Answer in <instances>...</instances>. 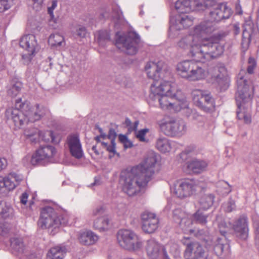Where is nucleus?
<instances>
[{
  "label": "nucleus",
  "mask_w": 259,
  "mask_h": 259,
  "mask_svg": "<svg viewBox=\"0 0 259 259\" xmlns=\"http://www.w3.org/2000/svg\"><path fill=\"white\" fill-rule=\"evenodd\" d=\"M156 162L155 153L151 152L140 164L122 171L119 177L122 191L131 197L138 195L153 179Z\"/></svg>",
  "instance_id": "nucleus-1"
},
{
  "label": "nucleus",
  "mask_w": 259,
  "mask_h": 259,
  "mask_svg": "<svg viewBox=\"0 0 259 259\" xmlns=\"http://www.w3.org/2000/svg\"><path fill=\"white\" fill-rule=\"evenodd\" d=\"M253 90V87L250 81L244 79L243 77H240L237 80V92L236 94L238 107L237 117L245 124H249L251 122V108Z\"/></svg>",
  "instance_id": "nucleus-2"
},
{
  "label": "nucleus",
  "mask_w": 259,
  "mask_h": 259,
  "mask_svg": "<svg viewBox=\"0 0 259 259\" xmlns=\"http://www.w3.org/2000/svg\"><path fill=\"white\" fill-rule=\"evenodd\" d=\"M217 30L215 24L210 21H205L196 26L191 33L179 40L178 46L183 50H189V55L197 62V54L199 53L200 42L198 37L212 33Z\"/></svg>",
  "instance_id": "nucleus-3"
},
{
  "label": "nucleus",
  "mask_w": 259,
  "mask_h": 259,
  "mask_svg": "<svg viewBox=\"0 0 259 259\" xmlns=\"http://www.w3.org/2000/svg\"><path fill=\"white\" fill-rule=\"evenodd\" d=\"M227 33L219 32L209 37L201 39L197 62L205 63L217 59L223 54L225 44H222Z\"/></svg>",
  "instance_id": "nucleus-4"
},
{
  "label": "nucleus",
  "mask_w": 259,
  "mask_h": 259,
  "mask_svg": "<svg viewBox=\"0 0 259 259\" xmlns=\"http://www.w3.org/2000/svg\"><path fill=\"white\" fill-rule=\"evenodd\" d=\"M176 90L175 83L166 81L156 82L151 86L149 99L153 101H157L163 110L171 109L175 104L172 101L176 96Z\"/></svg>",
  "instance_id": "nucleus-5"
},
{
  "label": "nucleus",
  "mask_w": 259,
  "mask_h": 259,
  "mask_svg": "<svg viewBox=\"0 0 259 259\" xmlns=\"http://www.w3.org/2000/svg\"><path fill=\"white\" fill-rule=\"evenodd\" d=\"M67 223L66 217L58 215L53 208L48 206L41 209L37 224L42 229L51 228L56 229Z\"/></svg>",
  "instance_id": "nucleus-6"
},
{
  "label": "nucleus",
  "mask_w": 259,
  "mask_h": 259,
  "mask_svg": "<svg viewBox=\"0 0 259 259\" xmlns=\"http://www.w3.org/2000/svg\"><path fill=\"white\" fill-rule=\"evenodd\" d=\"M197 6L200 10L212 7L210 10L209 16L211 21L219 22L228 19L231 14V9L224 3H217L213 0H204L203 3H198Z\"/></svg>",
  "instance_id": "nucleus-7"
},
{
  "label": "nucleus",
  "mask_w": 259,
  "mask_h": 259,
  "mask_svg": "<svg viewBox=\"0 0 259 259\" xmlns=\"http://www.w3.org/2000/svg\"><path fill=\"white\" fill-rule=\"evenodd\" d=\"M117 239L121 247L129 250H140L143 246L142 239L130 230H119L117 234Z\"/></svg>",
  "instance_id": "nucleus-8"
},
{
  "label": "nucleus",
  "mask_w": 259,
  "mask_h": 259,
  "mask_svg": "<svg viewBox=\"0 0 259 259\" xmlns=\"http://www.w3.org/2000/svg\"><path fill=\"white\" fill-rule=\"evenodd\" d=\"M158 123L161 130L168 136H180L187 131L186 123L183 120H176L166 116L159 120Z\"/></svg>",
  "instance_id": "nucleus-9"
},
{
  "label": "nucleus",
  "mask_w": 259,
  "mask_h": 259,
  "mask_svg": "<svg viewBox=\"0 0 259 259\" xmlns=\"http://www.w3.org/2000/svg\"><path fill=\"white\" fill-rule=\"evenodd\" d=\"M181 242L186 247L185 259H210L207 252L199 242L193 241L190 237H184Z\"/></svg>",
  "instance_id": "nucleus-10"
},
{
  "label": "nucleus",
  "mask_w": 259,
  "mask_h": 259,
  "mask_svg": "<svg viewBox=\"0 0 259 259\" xmlns=\"http://www.w3.org/2000/svg\"><path fill=\"white\" fill-rule=\"evenodd\" d=\"M141 40L139 35L135 32H130L127 35L117 37L116 45L119 49H122L128 55H133L138 51Z\"/></svg>",
  "instance_id": "nucleus-11"
},
{
  "label": "nucleus",
  "mask_w": 259,
  "mask_h": 259,
  "mask_svg": "<svg viewBox=\"0 0 259 259\" xmlns=\"http://www.w3.org/2000/svg\"><path fill=\"white\" fill-rule=\"evenodd\" d=\"M192 96L196 106L205 112H209L214 107V100L208 91L194 90Z\"/></svg>",
  "instance_id": "nucleus-12"
},
{
  "label": "nucleus",
  "mask_w": 259,
  "mask_h": 259,
  "mask_svg": "<svg viewBox=\"0 0 259 259\" xmlns=\"http://www.w3.org/2000/svg\"><path fill=\"white\" fill-rule=\"evenodd\" d=\"M23 179L22 175L15 172H10L5 177L0 176V195L4 196L13 190Z\"/></svg>",
  "instance_id": "nucleus-13"
},
{
  "label": "nucleus",
  "mask_w": 259,
  "mask_h": 259,
  "mask_svg": "<svg viewBox=\"0 0 259 259\" xmlns=\"http://www.w3.org/2000/svg\"><path fill=\"white\" fill-rule=\"evenodd\" d=\"M198 188L197 182L193 180H184L177 183L175 186L174 193L178 197L183 198L192 195Z\"/></svg>",
  "instance_id": "nucleus-14"
},
{
  "label": "nucleus",
  "mask_w": 259,
  "mask_h": 259,
  "mask_svg": "<svg viewBox=\"0 0 259 259\" xmlns=\"http://www.w3.org/2000/svg\"><path fill=\"white\" fill-rule=\"evenodd\" d=\"M55 148L50 145L41 146L32 156L31 162L33 165H45L56 154Z\"/></svg>",
  "instance_id": "nucleus-15"
},
{
  "label": "nucleus",
  "mask_w": 259,
  "mask_h": 259,
  "mask_svg": "<svg viewBox=\"0 0 259 259\" xmlns=\"http://www.w3.org/2000/svg\"><path fill=\"white\" fill-rule=\"evenodd\" d=\"M145 247L147 255L151 259H170L166 248L154 239L148 240Z\"/></svg>",
  "instance_id": "nucleus-16"
},
{
  "label": "nucleus",
  "mask_w": 259,
  "mask_h": 259,
  "mask_svg": "<svg viewBox=\"0 0 259 259\" xmlns=\"http://www.w3.org/2000/svg\"><path fill=\"white\" fill-rule=\"evenodd\" d=\"M141 218L142 228L145 233H153L157 229L159 225V219L155 213L145 211L142 213Z\"/></svg>",
  "instance_id": "nucleus-17"
},
{
  "label": "nucleus",
  "mask_w": 259,
  "mask_h": 259,
  "mask_svg": "<svg viewBox=\"0 0 259 259\" xmlns=\"http://www.w3.org/2000/svg\"><path fill=\"white\" fill-rule=\"evenodd\" d=\"M6 116L8 119L12 120L15 126L18 128L28 123L23 108H10L6 111Z\"/></svg>",
  "instance_id": "nucleus-18"
},
{
  "label": "nucleus",
  "mask_w": 259,
  "mask_h": 259,
  "mask_svg": "<svg viewBox=\"0 0 259 259\" xmlns=\"http://www.w3.org/2000/svg\"><path fill=\"white\" fill-rule=\"evenodd\" d=\"M66 144L71 155L76 159H80L83 155V152L79 136L76 134L68 136Z\"/></svg>",
  "instance_id": "nucleus-19"
},
{
  "label": "nucleus",
  "mask_w": 259,
  "mask_h": 259,
  "mask_svg": "<svg viewBox=\"0 0 259 259\" xmlns=\"http://www.w3.org/2000/svg\"><path fill=\"white\" fill-rule=\"evenodd\" d=\"M232 229L236 237L241 240H245L248 235L247 218L244 215L240 217L233 223Z\"/></svg>",
  "instance_id": "nucleus-20"
},
{
  "label": "nucleus",
  "mask_w": 259,
  "mask_h": 259,
  "mask_svg": "<svg viewBox=\"0 0 259 259\" xmlns=\"http://www.w3.org/2000/svg\"><path fill=\"white\" fill-rule=\"evenodd\" d=\"M145 69L149 78L157 80L162 77L161 74L165 69V65L162 61H150L146 64Z\"/></svg>",
  "instance_id": "nucleus-21"
},
{
  "label": "nucleus",
  "mask_w": 259,
  "mask_h": 259,
  "mask_svg": "<svg viewBox=\"0 0 259 259\" xmlns=\"http://www.w3.org/2000/svg\"><path fill=\"white\" fill-rule=\"evenodd\" d=\"M16 106L18 108H24L28 122H33L40 119V116L37 114L36 105L32 106L27 103L22 102L21 99L20 98L16 101Z\"/></svg>",
  "instance_id": "nucleus-22"
},
{
  "label": "nucleus",
  "mask_w": 259,
  "mask_h": 259,
  "mask_svg": "<svg viewBox=\"0 0 259 259\" xmlns=\"http://www.w3.org/2000/svg\"><path fill=\"white\" fill-rule=\"evenodd\" d=\"M20 46L26 52H32V54H35L39 49L36 37L33 34L22 36L20 40Z\"/></svg>",
  "instance_id": "nucleus-23"
},
{
  "label": "nucleus",
  "mask_w": 259,
  "mask_h": 259,
  "mask_svg": "<svg viewBox=\"0 0 259 259\" xmlns=\"http://www.w3.org/2000/svg\"><path fill=\"white\" fill-rule=\"evenodd\" d=\"M195 62L185 60L179 63L177 65V70L180 76L189 80Z\"/></svg>",
  "instance_id": "nucleus-24"
},
{
  "label": "nucleus",
  "mask_w": 259,
  "mask_h": 259,
  "mask_svg": "<svg viewBox=\"0 0 259 259\" xmlns=\"http://www.w3.org/2000/svg\"><path fill=\"white\" fill-rule=\"evenodd\" d=\"M219 73V69L218 68L213 69V74L209 79V82L216 85L221 91H226L229 87V84L227 80Z\"/></svg>",
  "instance_id": "nucleus-25"
},
{
  "label": "nucleus",
  "mask_w": 259,
  "mask_h": 259,
  "mask_svg": "<svg viewBox=\"0 0 259 259\" xmlns=\"http://www.w3.org/2000/svg\"><path fill=\"white\" fill-rule=\"evenodd\" d=\"M229 248L225 237L218 238L213 246L215 254L220 257H224L228 253Z\"/></svg>",
  "instance_id": "nucleus-26"
},
{
  "label": "nucleus",
  "mask_w": 259,
  "mask_h": 259,
  "mask_svg": "<svg viewBox=\"0 0 259 259\" xmlns=\"http://www.w3.org/2000/svg\"><path fill=\"white\" fill-rule=\"evenodd\" d=\"M79 243L83 245H92L98 239V236L91 231L80 232L78 236Z\"/></svg>",
  "instance_id": "nucleus-27"
},
{
  "label": "nucleus",
  "mask_w": 259,
  "mask_h": 259,
  "mask_svg": "<svg viewBox=\"0 0 259 259\" xmlns=\"http://www.w3.org/2000/svg\"><path fill=\"white\" fill-rule=\"evenodd\" d=\"M207 163L203 160L194 159L187 163V168L193 173L199 174L205 170Z\"/></svg>",
  "instance_id": "nucleus-28"
},
{
  "label": "nucleus",
  "mask_w": 259,
  "mask_h": 259,
  "mask_svg": "<svg viewBox=\"0 0 259 259\" xmlns=\"http://www.w3.org/2000/svg\"><path fill=\"white\" fill-rule=\"evenodd\" d=\"M11 247L13 252L17 255L25 252L26 246L21 238H13L10 240Z\"/></svg>",
  "instance_id": "nucleus-29"
},
{
  "label": "nucleus",
  "mask_w": 259,
  "mask_h": 259,
  "mask_svg": "<svg viewBox=\"0 0 259 259\" xmlns=\"http://www.w3.org/2000/svg\"><path fill=\"white\" fill-rule=\"evenodd\" d=\"M206 74L205 69L195 62L189 81H195L202 80L206 77Z\"/></svg>",
  "instance_id": "nucleus-30"
},
{
  "label": "nucleus",
  "mask_w": 259,
  "mask_h": 259,
  "mask_svg": "<svg viewBox=\"0 0 259 259\" xmlns=\"http://www.w3.org/2000/svg\"><path fill=\"white\" fill-rule=\"evenodd\" d=\"M23 85L21 82L13 80L7 87V93L9 96L14 98L20 94Z\"/></svg>",
  "instance_id": "nucleus-31"
},
{
  "label": "nucleus",
  "mask_w": 259,
  "mask_h": 259,
  "mask_svg": "<svg viewBox=\"0 0 259 259\" xmlns=\"http://www.w3.org/2000/svg\"><path fill=\"white\" fill-rule=\"evenodd\" d=\"M66 250L64 247L56 246L49 250L47 256L51 259H63Z\"/></svg>",
  "instance_id": "nucleus-32"
},
{
  "label": "nucleus",
  "mask_w": 259,
  "mask_h": 259,
  "mask_svg": "<svg viewBox=\"0 0 259 259\" xmlns=\"http://www.w3.org/2000/svg\"><path fill=\"white\" fill-rule=\"evenodd\" d=\"M172 144L165 138H160L156 141V147L159 151L166 153L171 150Z\"/></svg>",
  "instance_id": "nucleus-33"
},
{
  "label": "nucleus",
  "mask_w": 259,
  "mask_h": 259,
  "mask_svg": "<svg viewBox=\"0 0 259 259\" xmlns=\"http://www.w3.org/2000/svg\"><path fill=\"white\" fill-rule=\"evenodd\" d=\"M49 45L53 47H60L64 46L65 42L64 37L59 33L51 34L48 40Z\"/></svg>",
  "instance_id": "nucleus-34"
},
{
  "label": "nucleus",
  "mask_w": 259,
  "mask_h": 259,
  "mask_svg": "<svg viewBox=\"0 0 259 259\" xmlns=\"http://www.w3.org/2000/svg\"><path fill=\"white\" fill-rule=\"evenodd\" d=\"M110 220L107 217L97 218L94 222V228L100 231H105L108 229Z\"/></svg>",
  "instance_id": "nucleus-35"
},
{
  "label": "nucleus",
  "mask_w": 259,
  "mask_h": 259,
  "mask_svg": "<svg viewBox=\"0 0 259 259\" xmlns=\"http://www.w3.org/2000/svg\"><path fill=\"white\" fill-rule=\"evenodd\" d=\"M176 9L180 13H188L192 10L191 8V2L190 0L178 1L175 4Z\"/></svg>",
  "instance_id": "nucleus-36"
},
{
  "label": "nucleus",
  "mask_w": 259,
  "mask_h": 259,
  "mask_svg": "<svg viewBox=\"0 0 259 259\" xmlns=\"http://www.w3.org/2000/svg\"><path fill=\"white\" fill-rule=\"evenodd\" d=\"M214 196L211 194L204 195L200 199L199 203L201 209L206 210L213 204Z\"/></svg>",
  "instance_id": "nucleus-37"
},
{
  "label": "nucleus",
  "mask_w": 259,
  "mask_h": 259,
  "mask_svg": "<svg viewBox=\"0 0 259 259\" xmlns=\"http://www.w3.org/2000/svg\"><path fill=\"white\" fill-rule=\"evenodd\" d=\"M13 209L5 202H0V215L5 219L11 217L13 214Z\"/></svg>",
  "instance_id": "nucleus-38"
},
{
  "label": "nucleus",
  "mask_w": 259,
  "mask_h": 259,
  "mask_svg": "<svg viewBox=\"0 0 259 259\" xmlns=\"http://www.w3.org/2000/svg\"><path fill=\"white\" fill-rule=\"evenodd\" d=\"M96 37L101 46H104L105 42L110 40L109 34L106 30L99 31Z\"/></svg>",
  "instance_id": "nucleus-39"
},
{
  "label": "nucleus",
  "mask_w": 259,
  "mask_h": 259,
  "mask_svg": "<svg viewBox=\"0 0 259 259\" xmlns=\"http://www.w3.org/2000/svg\"><path fill=\"white\" fill-rule=\"evenodd\" d=\"M208 215L204 214L200 210L196 211L194 214L195 221L202 225H205L207 222Z\"/></svg>",
  "instance_id": "nucleus-40"
},
{
  "label": "nucleus",
  "mask_w": 259,
  "mask_h": 259,
  "mask_svg": "<svg viewBox=\"0 0 259 259\" xmlns=\"http://www.w3.org/2000/svg\"><path fill=\"white\" fill-rule=\"evenodd\" d=\"M193 19L188 15L182 16L180 19L177 20V23H179L183 26V28H187L193 24Z\"/></svg>",
  "instance_id": "nucleus-41"
},
{
  "label": "nucleus",
  "mask_w": 259,
  "mask_h": 259,
  "mask_svg": "<svg viewBox=\"0 0 259 259\" xmlns=\"http://www.w3.org/2000/svg\"><path fill=\"white\" fill-rule=\"evenodd\" d=\"M182 229L185 231H187L188 228L192 225V222L188 214H186L185 217L182 219L178 222Z\"/></svg>",
  "instance_id": "nucleus-42"
},
{
  "label": "nucleus",
  "mask_w": 259,
  "mask_h": 259,
  "mask_svg": "<svg viewBox=\"0 0 259 259\" xmlns=\"http://www.w3.org/2000/svg\"><path fill=\"white\" fill-rule=\"evenodd\" d=\"M164 247L166 248V251L168 250L169 252L174 256H177L179 254L178 245L176 243L170 242L167 244Z\"/></svg>",
  "instance_id": "nucleus-43"
},
{
  "label": "nucleus",
  "mask_w": 259,
  "mask_h": 259,
  "mask_svg": "<svg viewBox=\"0 0 259 259\" xmlns=\"http://www.w3.org/2000/svg\"><path fill=\"white\" fill-rule=\"evenodd\" d=\"M187 214L181 209L177 208L174 210L173 212V217L175 221L177 223L179 222L183 219Z\"/></svg>",
  "instance_id": "nucleus-44"
},
{
  "label": "nucleus",
  "mask_w": 259,
  "mask_h": 259,
  "mask_svg": "<svg viewBox=\"0 0 259 259\" xmlns=\"http://www.w3.org/2000/svg\"><path fill=\"white\" fill-rule=\"evenodd\" d=\"M35 105L37 108V114L40 116V119L42 117L50 114V112L47 108L42 106H39L38 104H36Z\"/></svg>",
  "instance_id": "nucleus-45"
},
{
  "label": "nucleus",
  "mask_w": 259,
  "mask_h": 259,
  "mask_svg": "<svg viewBox=\"0 0 259 259\" xmlns=\"http://www.w3.org/2000/svg\"><path fill=\"white\" fill-rule=\"evenodd\" d=\"M35 54H32V52H26L25 53L22 54L21 61L22 63L25 65H28L32 59L34 57Z\"/></svg>",
  "instance_id": "nucleus-46"
},
{
  "label": "nucleus",
  "mask_w": 259,
  "mask_h": 259,
  "mask_svg": "<svg viewBox=\"0 0 259 259\" xmlns=\"http://www.w3.org/2000/svg\"><path fill=\"white\" fill-rule=\"evenodd\" d=\"M229 226L225 222L222 221L219 223V229L220 233L223 236V237H225V235L229 230Z\"/></svg>",
  "instance_id": "nucleus-47"
},
{
  "label": "nucleus",
  "mask_w": 259,
  "mask_h": 259,
  "mask_svg": "<svg viewBox=\"0 0 259 259\" xmlns=\"http://www.w3.org/2000/svg\"><path fill=\"white\" fill-rule=\"evenodd\" d=\"M148 131L149 130L147 128L141 130L136 132V137L140 141L145 142L146 141L145 136Z\"/></svg>",
  "instance_id": "nucleus-48"
},
{
  "label": "nucleus",
  "mask_w": 259,
  "mask_h": 259,
  "mask_svg": "<svg viewBox=\"0 0 259 259\" xmlns=\"http://www.w3.org/2000/svg\"><path fill=\"white\" fill-rule=\"evenodd\" d=\"M87 34V30L84 26H78L76 29L75 35L80 38H83Z\"/></svg>",
  "instance_id": "nucleus-49"
},
{
  "label": "nucleus",
  "mask_w": 259,
  "mask_h": 259,
  "mask_svg": "<svg viewBox=\"0 0 259 259\" xmlns=\"http://www.w3.org/2000/svg\"><path fill=\"white\" fill-rule=\"evenodd\" d=\"M223 209L226 212H231L235 209V202L233 201H230L227 203L224 204Z\"/></svg>",
  "instance_id": "nucleus-50"
},
{
  "label": "nucleus",
  "mask_w": 259,
  "mask_h": 259,
  "mask_svg": "<svg viewBox=\"0 0 259 259\" xmlns=\"http://www.w3.org/2000/svg\"><path fill=\"white\" fill-rule=\"evenodd\" d=\"M11 7V3L6 0H0V13L9 10Z\"/></svg>",
  "instance_id": "nucleus-51"
},
{
  "label": "nucleus",
  "mask_w": 259,
  "mask_h": 259,
  "mask_svg": "<svg viewBox=\"0 0 259 259\" xmlns=\"http://www.w3.org/2000/svg\"><path fill=\"white\" fill-rule=\"evenodd\" d=\"M248 66L247 67V71L248 73L252 74L253 72V70L256 66V62L255 60L250 57L248 59Z\"/></svg>",
  "instance_id": "nucleus-52"
},
{
  "label": "nucleus",
  "mask_w": 259,
  "mask_h": 259,
  "mask_svg": "<svg viewBox=\"0 0 259 259\" xmlns=\"http://www.w3.org/2000/svg\"><path fill=\"white\" fill-rule=\"evenodd\" d=\"M178 102L179 103L177 104V105L180 109H185L188 107V104L185 97H183L181 99L179 100Z\"/></svg>",
  "instance_id": "nucleus-53"
},
{
  "label": "nucleus",
  "mask_w": 259,
  "mask_h": 259,
  "mask_svg": "<svg viewBox=\"0 0 259 259\" xmlns=\"http://www.w3.org/2000/svg\"><path fill=\"white\" fill-rule=\"evenodd\" d=\"M9 229L6 224L0 222V235H4L9 232Z\"/></svg>",
  "instance_id": "nucleus-54"
},
{
  "label": "nucleus",
  "mask_w": 259,
  "mask_h": 259,
  "mask_svg": "<svg viewBox=\"0 0 259 259\" xmlns=\"http://www.w3.org/2000/svg\"><path fill=\"white\" fill-rule=\"evenodd\" d=\"M45 136L48 137L44 139L46 141H51L52 142H54L55 138L53 133L52 131H46L45 133Z\"/></svg>",
  "instance_id": "nucleus-55"
},
{
  "label": "nucleus",
  "mask_w": 259,
  "mask_h": 259,
  "mask_svg": "<svg viewBox=\"0 0 259 259\" xmlns=\"http://www.w3.org/2000/svg\"><path fill=\"white\" fill-rule=\"evenodd\" d=\"M33 2V7L36 11H39L41 7V5L43 3V0H32Z\"/></svg>",
  "instance_id": "nucleus-56"
},
{
  "label": "nucleus",
  "mask_w": 259,
  "mask_h": 259,
  "mask_svg": "<svg viewBox=\"0 0 259 259\" xmlns=\"http://www.w3.org/2000/svg\"><path fill=\"white\" fill-rule=\"evenodd\" d=\"M106 150L114 154L115 153V142L114 140L111 141V144L108 145Z\"/></svg>",
  "instance_id": "nucleus-57"
},
{
  "label": "nucleus",
  "mask_w": 259,
  "mask_h": 259,
  "mask_svg": "<svg viewBox=\"0 0 259 259\" xmlns=\"http://www.w3.org/2000/svg\"><path fill=\"white\" fill-rule=\"evenodd\" d=\"M104 212V209L102 206H98L96 207L93 211V215L94 216L100 215Z\"/></svg>",
  "instance_id": "nucleus-58"
},
{
  "label": "nucleus",
  "mask_w": 259,
  "mask_h": 259,
  "mask_svg": "<svg viewBox=\"0 0 259 259\" xmlns=\"http://www.w3.org/2000/svg\"><path fill=\"white\" fill-rule=\"evenodd\" d=\"M57 6V3L56 1H54L52 2L51 7L48 8V13L50 14V16L53 18L54 17L53 15V10L56 8Z\"/></svg>",
  "instance_id": "nucleus-59"
},
{
  "label": "nucleus",
  "mask_w": 259,
  "mask_h": 259,
  "mask_svg": "<svg viewBox=\"0 0 259 259\" xmlns=\"http://www.w3.org/2000/svg\"><path fill=\"white\" fill-rule=\"evenodd\" d=\"M139 123V121H136L133 124L132 123V125L128 127V132L130 133L133 132H136Z\"/></svg>",
  "instance_id": "nucleus-60"
},
{
  "label": "nucleus",
  "mask_w": 259,
  "mask_h": 259,
  "mask_svg": "<svg viewBox=\"0 0 259 259\" xmlns=\"http://www.w3.org/2000/svg\"><path fill=\"white\" fill-rule=\"evenodd\" d=\"M107 137L108 139H111V141H115V139L116 137V133L113 128L110 129Z\"/></svg>",
  "instance_id": "nucleus-61"
},
{
  "label": "nucleus",
  "mask_w": 259,
  "mask_h": 259,
  "mask_svg": "<svg viewBox=\"0 0 259 259\" xmlns=\"http://www.w3.org/2000/svg\"><path fill=\"white\" fill-rule=\"evenodd\" d=\"M7 164L6 159L4 158H0V171L6 168Z\"/></svg>",
  "instance_id": "nucleus-62"
},
{
  "label": "nucleus",
  "mask_w": 259,
  "mask_h": 259,
  "mask_svg": "<svg viewBox=\"0 0 259 259\" xmlns=\"http://www.w3.org/2000/svg\"><path fill=\"white\" fill-rule=\"evenodd\" d=\"M28 195L26 192H24L20 196L21 202L23 204H26L27 202Z\"/></svg>",
  "instance_id": "nucleus-63"
},
{
  "label": "nucleus",
  "mask_w": 259,
  "mask_h": 259,
  "mask_svg": "<svg viewBox=\"0 0 259 259\" xmlns=\"http://www.w3.org/2000/svg\"><path fill=\"white\" fill-rule=\"evenodd\" d=\"M194 151V148L193 147H188L187 148H186L185 150L180 154V155L182 156L184 155L190 154L191 152H193Z\"/></svg>",
  "instance_id": "nucleus-64"
}]
</instances>
